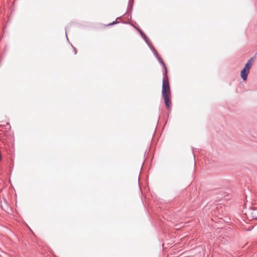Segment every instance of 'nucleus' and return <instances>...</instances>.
<instances>
[{
	"instance_id": "1",
	"label": "nucleus",
	"mask_w": 257,
	"mask_h": 257,
	"mask_svg": "<svg viewBox=\"0 0 257 257\" xmlns=\"http://www.w3.org/2000/svg\"><path fill=\"white\" fill-rule=\"evenodd\" d=\"M162 95L164 99L166 108L170 110L171 108V94L168 79L165 78L163 81Z\"/></svg>"
},
{
	"instance_id": "2",
	"label": "nucleus",
	"mask_w": 257,
	"mask_h": 257,
	"mask_svg": "<svg viewBox=\"0 0 257 257\" xmlns=\"http://www.w3.org/2000/svg\"><path fill=\"white\" fill-rule=\"evenodd\" d=\"M253 58H250L246 63L244 68L241 71L240 76L244 81H246L249 72V70L253 63Z\"/></svg>"
},
{
	"instance_id": "3",
	"label": "nucleus",
	"mask_w": 257,
	"mask_h": 257,
	"mask_svg": "<svg viewBox=\"0 0 257 257\" xmlns=\"http://www.w3.org/2000/svg\"><path fill=\"white\" fill-rule=\"evenodd\" d=\"M245 215L249 220H253L256 218V213L255 211L251 208L248 209L245 213Z\"/></svg>"
},
{
	"instance_id": "4",
	"label": "nucleus",
	"mask_w": 257,
	"mask_h": 257,
	"mask_svg": "<svg viewBox=\"0 0 257 257\" xmlns=\"http://www.w3.org/2000/svg\"><path fill=\"white\" fill-rule=\"evenodd\" d=\"M114 23H114V22H113L112 23V24H110V25L113 24H114Z\"/></svg>"
}]
</instances>
